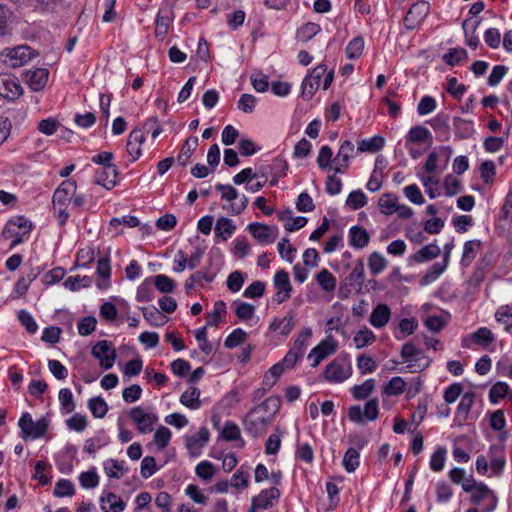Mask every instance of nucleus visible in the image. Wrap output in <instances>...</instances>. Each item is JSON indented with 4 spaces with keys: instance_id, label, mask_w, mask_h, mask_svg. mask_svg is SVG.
<instances>
[{
    "instance_id": "20",
    "label": "nucleus",
    "mask_w": 512,
    "mask_h": 512,
    "mask_svg": "<svg viewBox=\"0 0 512 512\" xmlns=\"http://www.w3.org/2000/svg\"><path fill=\"white\" fill-rule=\"evenodd\" d=\"M100 502L104 512H122L126 506L125 502L113 492L103 494Z\"/></svg>"
},
{
    "instance_id": "53",
    "label": "nucleus",
    "mask_w": 512,
    "mask_h": 512,
    "mask_svg": "<svg viewBox=\"0 0 512 512\" xmlns=\"http://www.w3.org/2000/svg\"><path fill=\"white\" fill-rule=\"evenodd\" d=\"M91 283L92 280L89 276L80 277L77 275L68 277L64 282V286L71 291H77L80 287H89Z\"/></svg>"
},
{
    "instance_id": "64",
    "label": "nucleus",
    "mask_w": 512,
    "mask_h": 512,
    "mask_svg": "<svg viewBox=\"0 0 512 512\" xmlns=\"http://www.w3.org/2000/svg\"><path fill=\"white\" fill-rule=\"evenodd\" d=\"M320 31V26L315 23H307L297 31V38L303 42L309 41Z\"/></svg>"
},
{
    "instance_id": "52",
    "label": "nucleus",
    "mask_w": 512,
    "mask_h": 512,
    "mask_svg": "<svg viewBox=\"0 0 512 512\" xmlns=\"http://www.w3.org/2000/svg\"><path fill=\"white\" fill-rule=\"evenodd\" d=\"M364 49V40L362 37H355L346 47V55L349 59H358Z\"/></svg>"
},
{
    "instance_id": "14",
    "label": "nucleus",
    "mask_w": 512,
    "mask_h": 512,
    "mask_svg": "<svg viewBox=\"0 0 512 512\" xmlns=\"http://www.w3.org/2000/svg\"><path fill=\"white\" fill-rule=\"evenodd\" d=\"M336 349L337 342L332 337L329 336L327 339L321 341L308 355L309 359L313 358L312 367H317L323 359L333 354Z\"/></svg>"
},
{
    "instance_id": "62",
    "label": "nucleus",
    "mask_w": 512,
    "mask_h": 512,
    "mask_svg": "<svg viewBox=\"0 0 512 512\" xmlns=\"http://www.w3.org/2000/svg\"><path fill=\"white\" fill-rule=\"evenodd\" d=\"M446 459V449L444 447H439L431 456L430 459V468L434 472H439L444 468Z\"/></svg>"
},
{
    "instance_id": "60",
    "label": "nucleus",
    "mask_w": 512,
    "mask_h": 512,
    "mask_svg": "<svg viewBox=\"0 0 512 512\" xmlns=\"http://www.w3.org/2000/svg\"><path fill=\"white\" fill-rule=\"evenodd\" d=\"M312 336V330L311 328H306L303 331H301L297 337V339L294 342L293 347L291 348L293 351L297 352L301 356L304 355V352L306 350V343Z\"/></svg>"
},
{
    "instance_id": "43",
    "label": "nucleus",
    "mask_w": 512,
    "mask_h": 512,
    "mask_svg": "<svg viewBox=\"0 0 512 512\" xmlns=\"http://www.w3.org/2000/svg\"><path fill=\"white\" fill-rule=\"evenodd\" d=\"M97 274L99 277L103 278L105 280L104 283H98L97 286L100 289H106L109 286L108 280L111 275V267H110V261L108 258H102L99 259L97 262V268H96Z\"/></svg>"
},
{
    "instance_id": "22",
    "label": "nucleus",
    "mask_w": 512,
    "mask_h": 512,
    "mask_svg": "<svg viewBox=\"0 0 512 512\" xmlns=\"http://www.w3.org/2000/svg\"><path fill=\"white\" fill-rule=\"evenodd\" d=\"M362 284L363 278L350 272L340 284L339 294L341 297H348L351 293L360 291Z\"/></svg>"
},
{
    "instance_id": "48",
    "label": "nucleus",
    "mask_w": 512,
    "mask_h": 512,
    "mask_svg": "<svg viewBox=\"0 0 512 512\" xmlns=\"http://www.w3.org/2000/svg\"><path fill=\"white\" fill-rule=\"evenodd\" d=\"M401 356L405 362H418L423 358L421 350L412 343H405L402 346Z\"/></svg>"
},
{
    "instance_id": "28",
    "label": "nucleus",
    "mask_w": 512,
    "mask_h": 512,
    "mask_svg": "<svg viewBox=\"0 0 512 512\" xmlns=\"http://www.w3.org/2000/svg\"><path fill=\"white\" fill-rule=\"evenodd\" d=\"M350 245L355 248H363L369 243L368 232L360 226H353L349 231Z\"/></svg>"
},
{
    "instance_id": "42",
    "label": "nucleus",
    "mask_w": 512,
    "mask_h": 512,
    "mask_svg": "<svg viewBox=\"0 0 512 512\" xmlns=\"http://www.w3.org/2000/svg\"><path fill=\"white\" fill-rule=\"evenodd\" d=\"M144 318L153 326H162L166 323L167 318L156 307L141 308Z\"/></svg>"
},
{
    "instance_id": "7",
    "label": "nucleus",
    "mask_w": 512,
    "mask_h": 512,
    "mask_svg": "<svg viewBox=\"0 0 512 512\" xmlns=\"http://www.w3.org/2000/svg\"><path fill=\"white\" fill-rule=\"evenodd\" d=\"M23 93V89L18 79L11 74H0V96L14 101L18 99Z\"/></svg>"
},
{
    "instance_id": "24",
    "label": "nucleus",
    "mask_w": 512,
    "mask_h": 512,
    "mask_svg": "<svg viewBox=\"0 0 512 512\" xmlns=\"http://www.w3.org/2000/svg\"><path fill=\"white\" fill-rule=\"evenodd\" d=\"M469 493H471V502L475 505H478L486 497L492 496L493 505L489 509H487L485 512H490L495 508L497 498L494 495L493 491L490 490L489 487L485 483L479 482L476 486H474V489L471 490Z\"/></svg>"
},
{
    "instance_id": "40",
    "label": "nucleus",
    "mask_w": 512,
    "mask_h": 512,
    "mask_svg": "<svg viewBox=\"0 0 512 512\" xmlns=\"http://www.w3.org/2000/svg\"><path fill=\"white\" fill-rule=\"evenodd\" d=\"M274 286L279 292L285 293V296H291L292 285L289 280V274L285 270H279L275 274Z\"/></svg>"
},
{
    "instance_id": "26",
    "label": "nucleus",
    "mask_w": 512,
    "mask_h": 512,
    "mask_svg": "<svg viewBox=\"0 0 512 512\" xmlns=\"http://www.w3.org/2000/svg\"><path fill=\"white\" fill-rule=\"evenodd\" d=\"M481 248L480 240H469L464 243L463 254L461 258V265L463 267H468L472 261L475 259L478 251Z\"/></svg>"
},
{
    "instance_id": "32",
    "label": "nucleus",
    "mask_w": 512,
    "mask_h": 512,
    "mask_svg": "<svg viewBox=\"0 0 512 512\" xmlns=\"http://www.w3.org/2000/svg\"><path fill=\"white\" fill-rule=\"evenodd\" d=\"M200 390L197 387H191L189 390L182 393L180 397V402L190 408V409H198L201 406L200 401Z\"/></svg>"
},
{
    "instance_id": "2",
    "label": "nucleus",
    "mask_w": 512,
    "mask_h": 512,
    "mask_svg": "<svg viewBox=\"0 0 512 512\" xmlns=\"http://www.w3.org/2000/svg\"><path fill=\"white\" fill-rule=\"evenodd\" d=\"M37 52L27 45L4 49L0 57L6 65L12 68L24 66L37 56Z\"/></svg>"
},
{
    "instance_id": "54",
    "label": "nucleus",
    "mask_w": 512,
    "mask_h": 512,
    "mask_svg": "<svg viewBox=\"0 0 512 512\" xmlns=\"http://www.w3.org/2000/svg\"><path fill=\"white\" fill-rule=\"evenodd\" d=\"M366 203V195L361 190L352 191L346 199V205L353 210L362 208Z\"/></svg>"
},
{
    "instance_id": "50",
    "label": "nucleus",
    "mask_w": 512,
    "mask_h": 512,
    "mask_svg": "<svg viewBox=\"0 0 512 512\" xmlns=\"http://www.w3.org/2000/svg\"><path fill=\"white\" fill-rule=\"evenodd\" d=\"M154 284L156 289L161 293H171L176 286L175 281L164 274L156 275L154 277Z\"/></svg>"
},
{
    "instance_id": "10",
    "label": "nucleus",
    "mask_w": 512,
    "mask_h": 512,
    "mask_svg": "<svg viewBox=\"0 0 512 512\" xmlns=\"http://www.w3.org/2000/svg\"><path fill=\"white\" fill-rule=\"evenodd\" d=\"M326 65H318L312 71V73L306 76L302 82V96L303 98L310 100L314 93L317 91L322 76L326 73Z\"/></svg>"
},
{
    "instance_id": "21",
    "label": "nucleus",
    "mask_w": 512,
    "mask_h": 512,
    "mask_svg": "<svg viewBox=\"0 0 512 512\" xmlns=\"http://www.w3.org/2000/svg\"><path fill=\"white\" fill-rule=\"evenodd\" d=\"M440 254V247L436 243H430L411 255L410 260L415 263H424L437 258Z\"/></svg>"
},
{
    "instance_id": "12",
    "label": "nucleus",
    "mask_w": 512,
    "mask_h": 512,
    "mask_svg": "<svg viewBox=\"0 0 512 512\" xmlns=\"http://www.w3.org/2000/svg\"><path fill=\"white\" fill-rule=\"evenodd\" d=\"M250 234L260 243L268 244L276 240L278 229L259 222L250 223L247 227Z\"/></svg>"
},
{
    "instance_id": "27",
    "label": "nucleus",
    "mask_w": 512,
    "mask_h": 512,
    "mask_svg": "<svg viewBox=\"0 0 512 512\" xmlns=\"http://www.w3.org/2000/svg\"><path fill=\"white\" fill-rule=\"evenodd\" d=\"M280 408V399L275 396L268 397L265 399L260 405L254 407V410H259V413H263V415L269 418L270 421L273 420L274 415L278 412Z\"/></svg>"
},
{
    "instance_id": "36",
    "label": "nucleus",
    "mask_w": 512,
    "mask_h": 512,
    "mask_svg": "<svg viewBox=\"0 0 512 512\" xmlns=\"http://www.w3.org/2000/svg\"><path fill=\"white\" fill-rule=\"evenodd\" d=\"M104 470L110 478H121L127 471L124 466V461H118L115 459H108L104 462Z\"/></svg>"
},
{
    "instance_id": "6",
    "label": "nucleus",
    "mask_w": 512,
    "mask_h": 512,
    "mask_svg": "<svg viewBox=\"0 0 512 512\" xmlns=\"http://www.w3.org/2000/svg\"><path fill=\"white\" fill-rule=\"evenodd\" d=\"M91 354L99 360L100 366L104 369H110L116 359V351L107 340L97 342L93 346Z\"/></svg>"
},
{
    "instance_id": "45",
    "label": "nucleus",
    "mask_w": 512,
    "mask_h": 512,
    "mask_svg": "<svg viewBox=\"0 0 512 512\" xmlns=\"http://www.w3.org/2000/svg\"><path fill=\"white\" fill-rule=\"evenodd\" d=\"M495 319L504 325L506 331L512 329V306L503 305L499 307L495 313Z\"/></svg>"
},
{
    "instance_id": "35",
    "label": "nucleus",
    "mask_w": 512,
    "mask_h": 512,
    "mask_svg": "<svg viewBox=\"0 0 512 512\" xmlns=\"http://www.w3.org/2000/svg\"><path fill=\"white\" fill-rule=\"evenodd\" d=\"M384 146V138L381 136H374L369 139H363L358 142L357 150L358 152H370L375 153L379 151Z\"/></svg>"
},
{
    "instance_id": "11",
    "label": "nucleus",
    "mask_w": 512,
    "mask_h": 512,
    "mask_svg": "<svg viewBox=\"0 0 512 512\" xmlns=\"http://www.w3.org/2000/svg\"><path fill=\"white\" fill-rule=\"evenodd\" d=\"M129 417L137 424L138 431L143 434L152 432L153 425L158 421L155 414L145 413L141 407H133Z\"/></svg>"
},
{
    "instance_id": "38",
    "label": "nucleus",
    "mask_w": 512,
    "mask_h": 512,
    "mask_svg": "<svg viewBox=\"0 0 512 512\" xmlns=\"http://www.w3.org/2000/svg\"><path fill=\"white\" fill-rule=\"evenodd\" d=\"M470 339L484 348L489 346L495 340L493 333L487 327H480L477 329L470 335Z\"/></svg>"
},
{
    "instance_id": "3",
    "label": "nucleus",
    "mask_w": 512,
    "mask_h": 512,
    "mask_svg": "<svg viewBox=\"0 0 512 512\" xmlns=\"http://www.w3.org/2000/svg\"><path fill=\"white\" fill-rule=\"evenodd\" d=\"M18 425L22 431V438L27 440L28 438L38 439L44 436L49 423L44 417L34 422L31 415L26 412L21 416Z\"/></svg>"
},
{
    "instance_id": "39",
    "label": "nucleus",
    "mask_w": 512,
    "mask_h": 512,
    "mask_svg": "<svg viewBox=\"0 0 512 512\" xmlns=\"http://www.w3.org/2000/svg\"><path fill=\"white\" fill-rule=\"evenodd\" d=\"M455 135L460 139H467L474 133L473 122L459 117L454 119Z\"/></svg>"
},
{
    "instance_id": "44",
    "label": "nucleus",
    "mask_w": 512,
    "mask_h": 512,
    "mask_svg": "<svg viewBox=\"0 0 512 512\" xmlns=\"http://www.w3.org/2000/svg\"><path fill=\"white\" fill-rule=\"evenodd\" d=\"M236 230V226L233 224L232 220L226 217H220L215 225V234L217 237H222L223 240L227 238L224 236V233L227 235H232Z\"/></svg>"
},
{
    "instance_id": "1",
    "label": "nucleus",
    "mask_w": 512,
    "mask_h": 512,
    "mask_svg": "<svg viewBox=\"0 0 512 512\" xmlns=\"http://www.w3.org/2000/svg\"><path fill=\"white\" fill-rule=\"evenodd\" d=\"M32 227V222L24 216H16L8 220L2 231V236L5 239L13 238L10 244V248L13 249L23 242V236L29 234Z\"/></svg>"
},
{
    "instance_id": "4",
    "label": "nucleus",
    "mask_w": 512,
    "mask_h": 512,
    "mask_svg": "<svg viewBox=\"0 0 512 512\" xmlns=\"http://www.w3.org/2000/svg\"><path fill=\"white\" fill-rule=\"evenodd\" d=\"M271 422L263 413H259V410L251 409L244 418L243 426L245 432L253 438H258L267 432L268 425Z\"/></svg>"
},
{
    "instance_id": "47",
    "label": "nucleus",
    "mask_w": 512,
    "mask_h": 512,
    "mask_svg": "<svg viewBox=\"0 0 512 512\" xmlns=\"http://www.w3.org/2000/svg\"><path fill=\"white\" fill-rule=\"evenodd\" d=\"M359 459V452L355 448H349L342 461L345 470L349 473L354 472L359 466Z\"/></svg>"
},
{
    "instance_id": "37",
    "label": "nucleus",
    "mask_w": 512,
    "mask_h": 512,
    "mask_svg": "<svg viewBox=\"0 0 512 512\" xmlns=\"http://www.w3.org/2000/svg\"><path fill=\"white\" fill-rule=\"evenodd\" d=\"M470 24H471V19H466L462 23V28H463L465 36H466V44L469 47L476 49L478 47V45L480 44V40L476 36L475 32L480 24V20L479 19L474 20V22L472 24V33H469V25Z\"/></svg>"
},
{
    "instance_id": "15",
    "label": "nucleus",
    "mask_w": 512,
    "mask_h": 512,
    "mask_svg": "<svg viewBox=\"0 0 512 512\" xmlns=\"http://www.w3.org/2000/svg\"><path fill=\"white\" fill-rule=\"evenodd\" d=\"M174 19V12L172 7H164L159 10L155 21V37L159 40H164L168 34L170 23Z\"/></svg>"
},
{
    "instance_id": "51",
    "label": "nucleus",
    "mask_w": 512,
    "mask_h": 512,
    "mask_svg": "<svg viewBox=\"0 0 512 512\" xmlns=\"http://www.w3.org/2000/svg\"><path fill=\"white\" fill-rule=\"evenodd\" d=\"M247 338V333L241 328L234 329L225 339L224 345L228 349H233L242 344Z\"/></svg>"
},
{
    "instance_id": "57",
    "label": "nucleus",
    "mask_w": 512,
    "mask_h": 512,
    "mask_svg": "<svg viewBox=\"0 0 512 512\" xmlns=\"http://www.w3.org/2000/svg\"><path fill=\"white\" fill-rule=\"evenodd\" d=\"M226 313V304L224 301H217L214 304L213 312L208 315L207 325L216 326L222 321V316Z\"/></svg>"
},
{
    "instance_id": "16",
    "label": "nucleus",
    "mask_w": 512,
    "mask_h": 512,
    "mask_svg": "<svg viewBox=\"0 0 512 512\" xmlns=\"http://www.w3.org/2000/svg\"><path fill=\"white\" fill-rule=\"evenodd\" d=\"M49 71L46 68H37L24 72V79L33 91L42 90L47 84Z\"/></svg>"
},
{
    "instance_id": "30",
    "label": "nucleus",
    "mask_w": 512,
    "mask_h": 512,
    "mask_svg": "<svg viewBox=\"0 0 512 512\" xmlns=\"http://www.w3.org/2000/svg\"><path fill=\"white\" fill-rule=\"evenodd\" d=\"M390 194H386V216L397 213L403 219H409L413 215V210L407 205H397Z\"/></svg>"
},
{
    "instance_id": "61",
    "label": "nucleus",
    "mask_w": 512,
    "mask_h": 512,
    "mask_svg": "<svg viewBox=\"0 0 512 512\" xmlns=\"http://www.w3.org/2000/svg\"><path fill=\"white\" fill-rule=\"evenodd\" d=\"M443 186L447 196H454L462 190L461 181L450 174L444 178Z\"/></svg>"
},
{
    "instance_id": "59",
    "label": "nucleus",
    "mask_w": 512,
    "mask_h": 512,
    "mask_svg": "<svg viewBox=\"0 0 512 512\" xmlns=\"http://www.w3.org/2000/svg\"><path fill=\"white\" fill-rule=\"evenodd\" d=\"M509 386L505 382H497L492 386L489 391V400L491 403L496 404L500 399H503L508 393Z\"/></svg>"
},
{
    "instance_id": "63",
    "label": "nucleus",
    "mask_w": 512,
    "mask_h": 512,
    "mask_svg": "<svg viewBox=\"0 0 512 512\" xmlns=\"http://www.w3.org/2000/svg\"><path fill=\"white\" fill-rule=\"evenodd\" d=\"M332 156H333V152L329 146L321 147V149L319 151L318 158H317V164H318L319 168L323 169V170H325V169L333 170V167L331 166Z\"/></svg>"
},
{
    "instance_id": "41",
    "label": "nucleus",
    "mask_w": 512,
    "mask_h": 512,
    "mask_svg": "<svg viewBox=\"0 0 512 512\" xmlns=\"http://www.w3.org/2000/svg\"><path fill=\"white\" fill-rule=\"evenodd\" d=\"M316 280L323 291L332 292L336 288V278L327 269H322L317 275Z\"/></svg>"
},
{
    "instance_id": "13",
    "label": "nucleus",
    "mask_w": 512,
    "mask_h": 512,
    "mask_svg": "<svg viewBox=\"0 0 512 512\" xmlns=\"http://www.w3.org/2000/svg\"><path fill=\"white\" fill-rule=\"evenodd\" d=\"M323 374L327 381L338 383L346 380L351 372L349 366L345 368L343 360L334 359L325 367Z\"/></svg>"
},
{
    "instance_id": "31",
    "label": "nucleus",
    "mask_w": 512,
    "mask_h": 512,
    "mask_svg": "<svg viewBox=\"0 0 512 512\" xmlns=\"http://www.w3.org/2000/svg\"><path fill=\"white\" fill-rule=\"evenodd\" d=\"M407 140L415 144H423L432 141V134L427 128L418 125L409 130Z\"/></svg>"
},
{
    "instance_id": "58",
    "label": "nucleus",
    "mask_w": 512,
    "mask_h": 512,
    "mask_svg": "<svg viewBox=\"0 0 512 512\" xmlns=\"http://www.w3.org/2000/svg\"><path fill=\"white\" fill-rule=\"evenodd\" d=\"M423 186L425 187V192L429 196L430 199H434L440 195L439 191V179L435 176H427L422 178Z\"/></svg>"
},
{
    "instance_id": "8",
    "label": "nucleus",
    "mask_w": 512,
    "mask_h": 512,
    "mask_svg": "<svg viewBox=\"0 0 512 512\" xmlns=\"http://www.w3.org/2000/svg\"><path fill=\"white\" fill-rule=\"evenodd\" d=\"M378 414V401L376 399L369 400L365 404L363 412L359 405H353L348 410L349 419L355 423H362L364 417L369 421H373L378 417Z\"/></svg>"
},
{
    "instance_id": "46",
    "label": "nucleus",
    "mask_w": 512,
    "mask_h": 512,
    "mask_svg": "<svg viewBox=\"0 0 512 512\" xmlns=\"http://www.w3.org/2000/svg\"><path fill=\"white\" fill-rule=\"evenodd\" d=\"M374 388H375L374 379H368L363 384L355 385L352 388L353 397L356 400H364L372 393Z\"/></svg>"
},
{
    "instance_id": "29",
    "label": "nucleus",
    "mask_w": 512,
    "mask_h": 512,
    "mask_svg": "<svg viewBox=\"0 0 512 512\" xmlns=\"http://www.w3.org/2000/svg\"><path fill=\"white\" fill-rule=\"evenodd\" d=\"M475 400V393L472 391L466 392L462 395L460 403L456 411V418L460 421H466L468 414Z\"/></svg>"
},
{
    "instance_id": "55",
    "label": "nucleus",
    "mask_w": 512,
    "mask_h": 512,
    "mask_svg": "<svg viewBox=\"0 0 512 512\" xmlns=\"http://www.w3.org/2000/svg\"><path fill=\"white\" fill-rule=\"evenodd\" d=\"M467 58V52L464 48H453L450 49L443 56V60L446 64L454 66L459 64L462 60Z\"/></svg>"
},
{
    "instance_id": "33",
    "label": "nucleus",
    "mask_w": 512,
    "mask_h": 512,
    "mask_svg": "<svg viewBox=\"0 0 512 512\" xmlns=\"http://www.w3.org/2000/svg\"><path fill=\"white\" fill-rule=\"evenodd\" d=\"M447 269L446 264L441 262L434 263L429 270L420 278L419 284L426 286L436 281L439 276Z\"/></svg>"
},
{
    "instance_id": "23",
    "label": "nucleus",
    "mask_w": 512,
    "mask_h": 512,
    "mask_svg": "<svg viewBox=\"0 0 512 512\" xmlns=\"http://www.w3.org/2000/svg\"><path fill=\"white\" fill-rule=\"evenodd\" d=\"M144 142V135L141 129L135 128L129 134L127 140V152L132 156L133 160L138 159L141 155V144Z\"/></svg>"
},
{
    "instance_id": "56",
    "label": "nucleus",
    "mask_w": 512,
    "mask_h": 512,
    "mask_svg": "<svg viewBox=\"0 0 512 512\" xmlns=\"http://www.w3.org/2000/svg\"><path fill=\"white\" fill-rule=\"evenodd\" d=\"M381 163L379 159L376 160V168L373 171L368 183H367V189L371 192L378 191L383 183L384 180V174L379 168L378 164Z\"/></svg>"
},
{
    "instance_id": "5",
    "label": "nucleus",
    "mask_w": 512,
    "mask_h": 512,
    "mask_svg": "<svg viewBox=\"0 0 512 512\" xmlns=\"http://www.w3.org/2000/svg\"><path fill=\"white\" fill-rule=\"evenodd\" d=\"M430 11L428 1L420 0L414 3L404 18V25L407 29L413 30L424 21Z\"/></svg>"
},
{
    "instance_id": "9",
    "label": "nucleus",
    "mask_w": 512,
    "mask_h": 512,
    "mask_svg": "<svg viewBox=\"0 0 512 512\" xmlns=\"http://www.w3.org/2000/svg\"><path fill=\"white\" fill-rule=\"evenodd\" d=\"M77 184L75 180L68 179L63 181L55 190L52 198L54 209L57 206H67L76 193Z\"/></svg>"
},
{
    "instance_id": "25",
    "label": "nucleus",
    "mask_w": 512,
    "mask_h": 512,
    "mask_svg": "<svg viewBox=\"0 0 512 512\" xmlns=\"http://www.w3.org/2000/svg\"><path fill=\"white\" fill-rule=\"evenodd\" d=\"M209 431L206 427L200 428L197 436L187 439V448L192 455L199 454L201 448L206 445L209 440Z\"/></svg>"
},
{
    "instance_id": "49",
    "label": "nucleus",
    "mask_w": 512,
    "mask_h": 512,
    "mask_svg": "<svg viewBox=\"0 0 512 512\" xmlns=\"http://www.w3.org/2000/svg\"><path fill=\"white\" fill-rule=\"evenodd\" d=\"M88 407L95 418H103L108 411L107 403L101 397L91 398Z\"/></svg>"
},
{
    "instance_id": "17",
    "label": "nucleus",
    "mask_w": 512,
    "mask_h": 512,
    "mask_svg": "<svg viewBox=\"0 0 512 512\" xmlns=\"http://www.w3.org/2000/svg\"><path fill=\"white\" fill-rule=\"evenodd\" d=\"M354 152V145L351 141H344L339 148L336 157L333 159L335 173H344L348 167V161Z\"/></svg>"
},
{
    "instance_id": "34",
    "label": "nucleus",
    "mask_w": 512,
    "mask_h": 512,
    "mask_svg": "<svg viewBox=\"0 0 512 512\" xmlns=\"http://www.w3.org/2000/svg\"><path fill=\"white\" fill-rule=\"evenodd\" d=\"M198 146V138L197 137H189L185 140L180 153L178 155V162L181 166H185L193 152L196 150Z\"/></svg>"
},
{
    "instance_id": "19",
    "label": "nucleus",
    "mask_w": 512,
    "mask_h": 512,
    "mask_svg": "<svg viewBox=\"0 0 512 512\" xmlns=\"http://www.w3.org/2000/svg\"><path fill=\"white\" fill-rule=\"evenodd\" d=\"M280 497V491L277 487L262 490L257 496L253 497L252 501L256 507L261 510H267L274 506Z\"/></svg>"
},
{
    "instance_id": "18",
    "label": "nucleus",
    "mask_w": 512,
    "mask_h": 512,
    "mask_svg": "<svg viewBox=\"0 0 512 512\" xmlns=\"http://www.w3.org/2000/svg\"><path fill=\"white\" fill-rule=\"evenodd\" d=\"M118 169L115 165H105L96 172L95 183L111 190L115 187Z\"/></svg>"
}]
</instances>
